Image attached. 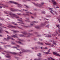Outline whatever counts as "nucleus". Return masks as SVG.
Instances as JSON below:
<instances>
[{"label":"nucleus","mask_w":60,"mask_h":60,"mask_svg":"<svg viewBox=\"0 0 60 60\" xmlns=\"http://www.w3.org/2000/svg\"><path fill=\"white\" fill-rule=\"evenodd\" d=\"M56 8H59V7H58V6H57V7H56Z\"/></svg>","instance_id":"63"},{"label":"nucleus","mask_w":60,"mask_h":60,"mask_svg":"<svg viewBox=\"0 0 60 60\" xmlns=\"http://www.w3.org/2000/svg\"><path fill=\"white\" fill-rule=\"evenodd\" d=\"M21 33H22L23 34H24L25 35H33V34L32 33H29L28 34L27 32H21Z\"/></svg>","instance_id":"3"},{"label":"nucleus","mask_w":60,"mask_h":60,"mask_svg":"<svg viewBox=\"0 0 60 60\" xmlns=\"http://www.w3.org/2000/svg\"><path fill=\"white\" fill-rule=\"evenodd\" d=\"M46 25V24L45 23V22H44V23H41L40 24V26L41 27H42V26H45Z\"/></svg>","instance_id":"9"},{"label":"nucleus","mask_w":60,"mask_h":60,"mask_svg":"<svg viewBox=\"0 0 60 60\" xmlns=\"http://www.w3.org/2000/svg\"><path fill=\"white\" fill-rule=\"evenodd\" d=\"M29 14H33L30 12H29Z\"/></svg>","instance_id":"41"},{"label":"nucleus","mask_w":60,"mask_h":60,"mask_svg":"<svg viewBox=\"0 0 60 60\" xmlns=\"http://www.w3.org/2000/svg\"><path fill=\"white\" fill-rule=\"evenodd\" d=\"M53 12H55V14H57V13L55 11H53Z\"/></svg>","instance_id":"43"},{"label":"nucleus","mask_w":60,"mask_h":60,"mask_svg":"<svg viewBox=\"0 0 60 60\" xmlns=\"http://www.w3.org/2000/svg\"><path fill=\"white\" fill-rule=\"evenodd\" d=\"M42 13L43 14H45L46 13V12H45V11H43L42 12Z\"/></svg>","instance_id":"26"},{"label":"nucleus","mask_w":60,"mask_h":60,"mask_svg":"<svg viewBox=\"0 0 60 60\" xmlns=\"http://www.w3.org/2000/svg\"><path fill=\"white\" fill-rule=\"evenodd\" d=\"M14 33H18L19 31H13Z\"/></svg>","instance_id":"17"},{"label":"nucleus","mask_w":60,"mask_h":60,"mask_svg":"<svg viewBox=\"0 0 60 60\" xmlns=\"http://www.w3.org/2000/svg\"><path fill=\"white\" fill-rule=\"evenodd\" d=\"M10 26L11 28H16V26H11V25H10Z\"/></svg>","instance_id":"13"},{"label":"nucleus","mask_w":60,"mask_h":60,"mask_svg":"<svg viewBox=\"0 0 60 60\" xmlns=\"http://www.w3.org/2000/svg\"><path fill=\"white\" fill-rule=\"evenodd\" d=\"M1 20H4V19L2 18Z\"/></svg>","instance_id":"59"},{"label":"nucleus","mask_w":60,"mask_h":60,"mask_svg":"<svg viewBox=\"0 0 60 60\" xmlns=\"http://www.w3.org/2000/svg\"><path fill=\"white\" fill-rule=\"evenodd\" d=\"M2 7L1 6H0V9H1V8H2Z\"/></svg>","instance_id":"61"},{"label":"nucleus","mask_w":60,"mask_h":60,"mask_svg":"<svg viewBox=\"0 0 60 60\" xmlns=\"http://www.w3.org/2000/svg\"><path fill=\"white\" fill-rule=\"evenodd\" d=\"M24 6H26V7L27 8H29V7H28V6H27L26 5H25Z\"/></svg>","instance_id":"33"},{"label":"nucleus","mask_w":60,"mask_h":60,"mask_svg":"<svg viewBox=\"0 0 60 60\" xmlns=\"http://www.w3.org/2000/svg\"><path fill=\"white\" fill-rule=\"evenodd\" d=\"M4 13H5V14H8V13H7L5 11H4Z\"/></svg>","instance_id":"29"},{"label":"nucleus","mask_w":60,"mask_h":60,"mask_svg":"<svg viewBox=\"0 0 60 60\" xmlns=\"http://www.w3.org/2000/svg\"><path fill=\"white\" fill-rule=\"evenodd\" d=\"M51 59L52 60H55L54 59L52 58H51Z\"/></svg>","instance_id":"49"},{"label":"nucleus","mask_w":60,"mask_h":60,"mask_svg":"<svg viewBox=\"0 0 60 60\" xmlns=\"http://www.w3.org/2000/svg\"><path fill=\"white\" fill-rule=\"evenodd\" d=\"M30 25H31V26H33V24H30Z\"/></svg>","instance_id":"54"},{"label":"nucleus","mask_w":60,"mask_h":60,"mask_svg":"<svg viewBox=\"0 0 60 60\" xmlns=\"http://www.w3.org/2000/svg\"><path fill=\"white\" fill-rule=\"evenodd\" d=\"M48 52H50V49H49L48 51Z\"/></svg>","instance_id":"42"},{"label":"nucleus","mask_w":60,"mask_h":60,"mask_svg":"<svg viewBox=\"0 0 60 60\" xmlns=\"http://www.w3.org/2000/svg\"><path fill=\"white\" fill-rule=\"evenodd\" d=\"M17 14H18V15H20V16H21V14H20L17 13Z\"/></svg>","instance_id":"52"},{"label":"nucleus","mask_w":60,"mask_h":60,"mask_svg":"<svg viewBox=\"0 0 60 60\" xmlns=\"http://www.w3.org/2000/svg\"><path fill=\"white\" fill-rule=\"evenodd\" d=\"M5 56L6 57H7V58H10V57H11V56Z\"/></svg>","instance_id":"22"},{"label":"nucleus","mask_w":60,"mask_h":60,"mask_svg":"<svg viewBox=\"0 0 60 60\" xmlns=\"http://www.w3.org/2000/svg\"><path fill=\"white\" fill-rule=\"evenodd\" d=\"M10 12V13H9V14L11 17H12V16H13V17H16V18H19V17L17 16V15H16L13 14V13L11 12Z\"/></svg>","instance_id":"2"},{"label":"nucleus","mask_w":60,"mask_h":60,"mask_svg":"<svg viewBox=\"0 0 60 60\" xmlns=\"http://www.w3.org/2000/svg\"><path fill=\"white\" fill-rule=\"evenodd\" d=\"M41 59H42L41 58H40L39 59H38V60H41Z\"/></svg>","instance_id":"47"},{"label":"nucleus","mask_w":60,"mask_h":60,"mask_svg":"<svg viewBox=\"0 0 60 60\" xmlns=\"http://www.w3.org/2000/svg\"><path fill=\"white\" fill-rule=\"evenodd\" d=\"M47 45H50L51 44V43H47Z\"/></svg>","instance_id":"32"},{"label":"nucleus","mask_w":60,"mask_h":60,"mask_svg":"<svg viewBox=\"0 0 60 60\" xmlns=\"http://www.w3.org/2000/svg\"><path fill=\"white\" fill-rule=\"evenodd\" d=\"M19 53H20V54H22V52H19Z\"/></svg>","instance_id":"53"},{"label":"nucleus","mask_w":60,"mask_h":60,"mask_svg":"<svg viewBox=\"0 0 60 60\" xmlns=\"http://www.w3.org/2000/svg\"><path fill=\"white\" fill-rule=\"evenodd\" d=\"M37 43L39 44H41V45H43V44L42 43H41L39 42H38Z\"/></svg>","instance_id":"14"},{"label":"nucleus","mask_w":60,"mask_h":60,"mask_svg":"<svg viewBox=\"0 0 60 60\" xmlns=\"http://www.w3.org/2000/svg\"><path fill=\"white\" fill-rule=\"evenodd\" d=\"M11 54H14V55H17V54H18V53H16L15 52H14V53L11 52Z\"/></svg>","instance_id":"15"},{"label":"nucleus","mask_w":60,"mask_h":60,"mask_svg":"<svg viewBox=\"0 0 60 60\" xmlns=\"http://www.w3.org/2000/svg\"><path fill=\"white\" fill-rule=\"evenodd\" d=\"M35 28H37V29H38V28H39V27H38V26H36V27H35Z\"/></svg>","instance_id":"40"},{"label":"nucleus","mask_w":60,"mask_h":60,"mask_svg":"<svg viewBox=\"0 0 60 60\" xmlns=\"http://www.w3.org/2000/svg\"><path fill=\"white\" fill-rule=\"evenodd\" d=\"M52 2H53V4L54 5H56L57 4V3L54 0H52Z\"/></svg>","instance_id":"5"},{"label":"nucleus","mask_w":60,"mask_h":60,"mask_svg":"<svg viewBox=\"0 0 60 60\" xmlns=\"http://www.w3.org/2000/svg\"><path fill=\"white\" fill-rule=\"evenodd\" d=\"M45 35V37H47V38H49L50 37H51V35Z\"/></svg>","instance_id":"8"},{"label":"nucleus","mask_w":60,"mask_h":60,"mask_svg":"<svg viewBox=\"0 0 60 60\" xmlns=\"http://www.w3.org/2000/svg\"><path fill=\"white\" fill-rule=\"evenodd\" d=\"M26 13H27L28 14L29 13V12H26Z\"/></svg>","instance_id":"56"},{"label":"nucleus","mask_w":60,"mask_h":60,"mask_svg":"<svg viewBox=\"0 0 60 60\" xmlns=\"http://www.w3.org/2000/svg\"><path fill=\"white\" fill-rule=\"evenodd\" d=\"M53 44H54V45H56V43H55L53 42Z\"/></svg>","instance_id":"48"},{"label":"nucleus","mask_w":60,"mask_h":60,"mask_svg":"<svg viewBox=\"0 0 60 60\" xmlns=\"http://www.w3.org/2000/svg\"><path fill=\"white\" fill-rule=\"evenodd\" d=\"M3 32V30H0V33H2Z\"/></svg>","instance_id":"27"},{"label":"nucleus","mask_w":60,"mask_h":60,"mask_svg":"<svg viewBox=\"0 0 60 60\" xmlns=\"http://www.w3.org/2000/svg\"><path fill=\"white\" fill-rule=\"evenodd\" d=\"M49 8V10L51 11V10H53L52 8Z\"/></svg>","instance_id":"24"},{"label":"nucleus","mask_w":60,"mask_h":60,"mask_svg":"<svg viewBox=\"0 0 60 60\" xmlns=\"http://www.w3.org/2000/svg\"><path fill=\"white\" fill-rule=\"evenodd\" d=\"M43 52L44 53H45V54H46V52Z\"/></svg>","instance_id":"62"},{"label":"nucleus","mask_w":60,"mask_h":60,"mask_svg":"<svg viewBox=\"0 0 60 60\" xmlns=\"http://www.w3.org/2000/svg\"><path fill=\"white\" fill-rule=\"evenodd\" d=\"M50 12H51V13L52 14H53V15H54V13H53V12H52L51 11H50Z\"/></svg>","instance_id":"39"},{"label":"nucleus","mask_w":60,"mask_h":60,"mask_svg":"<svg viewBox=\"0 0 60 60\" xmlns=\"http://www.w3.org/2000/svg\"><path fill=\"white\" fill-rule=\"evenodd\" d=\"M12 23L13 24H14V25H18L17 24H15V22H12Z\"/></svg>","instance_id":"21"},{"label":"nucleus","mask_w":60,"mask_h":60,"mask_svg":"<svg viewBox=\"0 0 60 60\" xmlns=\"http://www.w3.org/2000/svg\"><path fill=\"white\" fill-rule=\"evenodd\" d=\"M18 43H20V44H22V43H21L20 41H18Z\"/></svg>","instance_id":"31"},{"label":"nucleus","mask_w":60,"mask_h":60,"mask_svg":"<svg viewBox=\"0 0 60 60\" xmlns=\"http://www.w3.org/2000/svg\"><path fill=\"white\" fill-rule=\"evenodd\" d=\"M18 23H20V24H23V25H24L25 24L23 22H17Z\"/></svg>","instance_id":"20"},{"label":"nucleus","mask_w":60,"mask_h":60,"mask_svg":"<svg viewBox=\"0 0 60 60\" xmlns=\"http://www.w3.org/2000/svg\"><path fill=\"white\" fill-rule=\"evenodd\" d=\"M45 24H46V23H49V21H46L44 22Z\"/></svg>","instance_id":"35"},{"label":"nucleus","mask_w":60,"mask_h":60,"mask_svg":"<svg viewBox=\"0 0 60 60\" xmlns=\"http://www.w3.org/2000/svg\"><path fill=\"white\" fill-rule=\"evenodd\" d=\"M48 59H49L48 60H49L50 59V58H48Z\"/></svg>","instance_id":"64"},{"label":"nucleus","mask_w":60,"mask_h":60,"mask_svg":"<svg viewBox=\"0 0 60 60\" xmlns=\"http://www.w3.org/2000/svg\"><path fill=\"white\" fill-rule=\"evenodd\" d=\"M12 44H15V43L12 42Z\"/></svg>","instance_id":"57"},{"label":"nucleus","mask_w":60,"mask_h":60,"mask_svg":"<svg viewBox=\"0 0 60 60\" xmlns=\"http://www.w3.org/2000/svg\"><path fill=\"white\" fill-rule=\"evenodd\" d=\"M15 4H17L18 7H22V5L17 3V2H16Z\"/></svg>","instance_id":"6"},{"label":"nucleus","mask_w":60,"mask_h":60,"mask_svg":"<svg viewBox=\"0 0 60 60\" xmlns=\"http://www.w3.org/2000/svg\"><path fill=\"white\" fill-rule=\"evenodd\" d=\"M44 49H48V48L47 47H45L43 48Z\"/></svg>","instance_id":"37"},{"label":"nucleus","mask_w":60,"mask_h":60,"mask_svg":"<svg viewBox=\"0 0 60 60\" xmlns=\"http://www.w3.org/2000/svg\"><path fill=\"white\" fill-rule=\"evenodd\" d=\"M10 9L11 11H14L13 10V9L12 8H10Z\"/></svg>","instance_id":"19"},{"label":"nucleus","mask_w":60,"mask_h":60,"mask_svg":"<svg viewBox=\"0 0 60 60\" xmlns=\"http://www.w3.org/2000/svg\"><path fill=\"white\" fill-rule=\"evenodd\" d=\"M9 2L10 3H13V4H15L16 3V2H14L12 1H9Z\"/></svg>","instance_id":"12"},{"label":"nucleus","mask_w":60,"mask_h":60,"mask_svg":"<svg viewBox=\"0 0 60 60\" xmlns=\"http://www.w3.org/2000/svg\"><path fill=\"white\" fill-rule=\"evenodd\" d=\"M19 41H22V40H21V39H19Z\"/></svg>","instance_id":"50"},{"label":"nucleus","mask_w":60,"mask_h":60,"mask_svg":"<svg viewBox=\"0 0 60 60\" xmlns=\"http://www.w3.org/2000/svg\"><path fill=\"white\" fill-rule=\"evenodd\" d=\"M21 26H23L25 27H27V26H23L22 25H21Z\"/></svg>","instance_id":"38"},{"label":"nucleus","mask_w":60,"mask_h":60,"mask_svg":"<svg viewBox=\"0 0 60 60\" xmlns=\"http://www.w3.org/2000/svg\"><path fill=\"white\" fill-rule=\"evenodd\" d=\"M33 4L35 5V6H39L40 7H42V6H43V5L44 4V3L43 2L41 3L40 4H38V5L34 3H33Z\"/></svg>","instance_id":"1"},{"label":"nucleus","mask_w":60,"mask_h":60,"mask_svg":"<svg viewBox=\"0 0 60 60\" xmlns=\"http://www.w3.org/2000/svg\"><path fill=\"white\" fill-rule=\"evenodd\" d=\"M20 36H21V37H26V36L22 34L20 35Z\"/></svg>","instance_id":"16"},{"label":"nucleus","mask_w":60,"mask_h":60,"mask_svg":"<svg viewBox=\"0 0 60 60\" xmlns=\"http://www.w3.org/2000/svg\"><path fill=\"white\" fill-rule=\"evenodd\" d=\"M7 36L8 37L7 38V39H6V38H4V40H6V41H7V40H9V39H11V40H14L10 36H8V35H7Z\"/></svg>","instance_id":"4"},{"label":"nucleus","mask_w":60,"mask_h":60,"mask_svg":"<svg viewBox=\"0 0 60 60\" xmlns=\"http://www.w3.org/2000/svg\"><path fill=\"white\" fill-rule=\"evenodd\" d=\"M22 52H26V51L25 50H24L23 49V50H22Z\"/></svg>","instance_id":"34"},{"label":"nucleus","mask_w":60,"mask_h":60,"mask_svg":"<svg viewBox=\"0 0 60 60\" xmlns=\"http://www.w3.org/2000/svg\"><path fill=\"white\" fill-rule=\"evenodd\" d=\"M26 19H27V20H29V19L28 18H26Z\"/></svg>","instance_id":"51"},{"label":"nucleus","mask_w":60,"mask_h":60,"mask_svg":"<svg viewBox=\"0 0 60 60\" xmlns=\"http://www.w3.org/2000/svg\"><path fill=\"white\" fill-rule=\"evenodd\" d=\"M16 46L18 48H20V46L19 45H17Z\"/></svg>","instance_id":"28"},{"label":"nucleus","mask_w":60,"mask_h":60,"mask_svg":"<svg viewBox=\"0 0 60 60\" xmlns=\"http://www.w3.org/2000/svg\"><path fill=\"white\" fill-rule=\"evenodd\" d=\"M39 55L37 54V55L39 57H41V54L40 53H38Z\"/></svg>","instance_id":"11"},{"label":"nucleus","mask_w":60,"mask_h":60,"mask_svg":"<svg viewBox=\"0 0 60 60\" xmlns=\"http://www.w3.org/2000/svg\"><path fill=\"white\" fill-rule=\"evenodd\" d=\"M5 31L8 34H9V32H8V31Z\"/></svg>","instance_id":"44"},{"label":"nucleus","mask_w":60,"mask_h":60,"mask_svg":"<svg viewBox=\"0 0 60 60\" xmlns=\"http://www.w3.org/2000/svg\"><path fill=\"white\" fill-rule=\"evenodd\" d=\"M0 49H1V50H2V48H1V47H0Z\"/></svg>","instance_id":"58"},{"label":"nucleus","mask_w":60,"mask_h":60,"mask_svg":"<svg viewBox=\"0 0 60 60\" xmlns=\"http://www.w3.org/2000/svg\"><path fill=\"white\" fill-rule=\"evenodd\" d=\"M46 54H50V53H49V52H46Z\"/></svg>","instance_id":"25"},{"label":"nucleus","mask_w":60,"mask_h":60,"mask_svg":"<svg viewBox=\"0 0 60 60\" xmlns=\"http://www.w3.org/2000/svg\"><path fill=\"white\" fill-rule=\"evenodd\" d=\"M41 36L40 35H37V36H38V37H40V36Z\"/></svg>","instance_id":"46"},{"label":"nucleus","mask_w":60,"mask_h":60,"mask_svg":"<svg viewBox=\"0 0 60 60\" xmlns=\"http://www.w3.org/2000/svg\"><path fill=\"white\" fill-rule=\"evenodd\" d=\"M46 27H48V28H49V25H47V26H46Z\"/></svg>","instance_id":"30"},{"label":"nucleus","mask_w":60,"mask_h":60,"mask_svg":"<svg viewBox=\"0 0 60 60\" xmlns=\"http://www.w3.org/2000/svg\"><path fill=\"white\" fill-rule=\"evenodd\" d=\"M17 35V34H15V35H13L11 36L10 37H13V38H16V37L18 38V37L16 36Z\"/></svg>","instance_id":"7"},{"label":"nucleus","mask_w":60,"mask_h":60,"mask_svg":"<svg viewBox=\"0 0 60 60\" xmlns=\"http://www.w3.org/2000/svg\"><path fill=\"white\" fill-rule=\"evenodd\" d=\"M57 35L56 34H52V36H56Z\"/></svg>","instance_id":"18"},{"label":"nucleus","mask_w":60,"mask_h":60,"mask_svg":"<svg viewBox=\"0 0 60 60\" xmlns=\"http://www.w3.org/2000/svg\"><path fill=\"white\" fill-rule=\"evenodd\" d=\"M44 20L45 19L46 20H49V19H47L46 18H44Z\"/></svg>","instance_id":"36"},{"label":"nucleus","mask_w":60,"mask_h":60,"mask_svg":"<svg viewBox=\"0 0 60 60\" xmlns=\"http://www.w3.org/2000/svg\"><path fill=\"white\" fill-rule=\"evenodd\" d=\"M17 20H18V21H21V22H23V21H22L20 19H18Z\"/></svg>","instance_id":"23"},{"label":"nucleus","mask_w":60,"mask_h":60,"mask_svg":"<svg viewBox=\"0 0 60 60\" xmlns=\"http://www.w3.org/2000/svg\"><path fill=\"white\" fill-rule=\"evenodd\" d=\"M53 54H54V55H55L56 56H60V55L59 54H57V53H56L55 52H53Z\"/></svg>","instance_id":"10"},{"label":"nucleus","mask_w":60,"mask_h":60,"mask_svg":"<svg viewBox=\"0 0 60 60\" xmlns=\"http://www.w3.org/2000/svg\"><path fill=\"white\" fill-rule=\"evenodd\" d=\"M46 16L47 17H49V16H49V15H46Z\"/></svg>","instance_id":"60"},{"label":"nucleus","mask_w":60,"mask_h":60,"mask_svg":"<svg viewBox=\"0 0 60 60\" xmlns=\"http://www.w3.org/2000/svg\"><path fill=\"white\" fill-rule=\"evenodd\" d=\"M17 27H18L19 29H21V28H20V27H19L17 26Z\"/></svg>","instance_id":"45"},{"label":"nucleus","mask_w":60,"mask_h":60,"mask_svg":"<svg viewBox=\"0 0 60 60\" xmlns=\"http://www.w3.org/2000/svg\"><path fill=\"white\" fill-rule=\"evenodd\" d=\"M18 11H20V12L22 11L20 10H18Z\"/></svg>","instance_id":"55"}]
</instances>
